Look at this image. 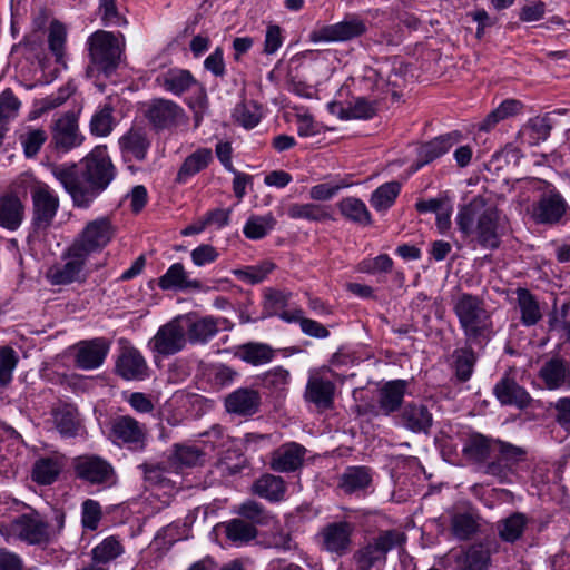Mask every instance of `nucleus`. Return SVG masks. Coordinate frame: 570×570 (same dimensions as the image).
Here are the masks:
<instances>
[{
	"mask_svg": "<svg viewBox=\"0 0 570 570\" xmlns=\"http://www.w3.org/2000/svg\"><path fill=\"white\" fill-rule=\"evenodd\" d=\"M50 171L78 208H89L116 176V168L102 148L94 149L79 165L51 164Z\"/></svg>",
	"mask_w": 570,
	"mask_h": 570,
	"instance_id": "1",
	"label": "nucleus"
},
{
	"mask_svg": "<svg viewBox=\"0 0 570 570\" xmlns=\"http://www.w3.org/2000/svg\"><path fill=\"white\" fill-rule=\"evenodd\" d=\"M456 225L464 235H475L478 244L485 249L494 250L501 245L505 232V218L497 206L488 204L483 196H476L463 206L458 216Z\"/></svg>",
	"mask_w": 570,
	"mask_h": 570,
	"instance_id": "2",
	"label": "nucleus"
},
{
	"mask_svg": "<svg viewBox=\"0 0 570 570\" xmlns=\"http://www.w3.org/2000/svg\"><path fill=\"white\" fill-rule=\"evenodd\" d=\"M452 309L465 343L483 348L494 335L492 313L485 301L479 295L460 293L452 298Z\"/></svg>",
	"mask_w": 570,
	"mask_h": 570,
	"instance_id": "3",
	"label": "nucleus"
},
{
	"mask_svg": "<svg viewBox=\"0 0 570 570\" xmlns=\"http://www.w3.org/2000/svg\"><path fill=\"white\" fill-rule=\"evenodd\" d=\"M89 65L87 75L95 72L110 77L118 69L125 52V36L106 30H97L87 39Z\"/></svg>",
	"mask_w": 570,
	"mask_h": 570,
	"instance_id": "4",
	"label": "nucleus"
},
{
	"mask_svg": "<svg viewBox=\"0 0 570 570\" xmlns=\"http://www.w3.org/2000/svg\"><path fill=\"white\" fill-rule=\"evenodd\" d=\"M406 542L404 532L392 529L381 531L371 542L355 551L353 559L357 570H371L377 563L384 564L386 554Z\"/></svg>",
	"mask_w": 570,
	"mask_h": 570,
	"instance_id": "5",
	"label": "nucleus"
},
{
	"mask_svg": "<svg viewBox=\"0 0 570 570\" xmlns=\"http://www.w3.org/2000/svg\"><path fill=\"white\" fill-rule=\"evenodd\" d=\"M76 479L98 489H108L117 483L112 464L97 454H82L71 463Z\"/></svg>",
	"mask_w": 570,
	"mask_h": 570,
	"instance_id": "6",
	"label": "nucleus"
},
{
	"mask_svg": "<svg viewBox=\"0 0 570 570\" xmlns=\"http://www.w3.org/2000/svg\"><path fill=\"white\" fill-rule=\"evenodd\" d=\"M525 460L527 450L524 448L500 440L482 472L495 478L501 484H509L517 475L520 463Z\"/></svg>",
	"mask_w": 570,
	"mask_h": 570,
	"instance_id": "7",
	"label": "nucleus"
},
{
	"mask_svg": "<svg viewBox=\"0 0 570 570\" xmlns=\"http://www.w3.org/2000/svg\"><path fill=\"white\" fill-rule=\"evenodd\" d=\"M88 258L71 244L61 255V262L48 267L45 277L52 286L82 284L87 279L86 264Z\"/></svg>",
	"mask_w": 570,
	"mask_h": 570,
	"instance_id": "8",
	"label": "nucleus"
},
{
	"mask_svg": "<svg viewBox=\"0 0 570 570\" xmlns=\"http://www.w3.org/2000/svg\"><path fill=\"white\" fill-rule=\"evenodd\" d=\"M570 207L557 189H549L535 199L529 209L530 217L538 225L556 226L562 223Z\"/></svg>",
	"mask_w": 570,
	"mask_h": 570,
	"instance_id": "9",
	"label": "nucleus"
},
{
	"mask_svg": "<svg viewBox=\"0 0 570 570\" xmlns=\"http://www.w3.org/2000/svg\"><path fill=\"white\" fill-rule=\"evenodd\" d=\"M115 228L108 217L89 222L71 245L87 258L94 253L101 252L112 239Z\"/></svg>",
	"mask_w": 570,
	"mask_h": 570,
	"instance_id": "10",
	"label": "nucleus"
},
{
	"mask_svg": "<svg viewBox=\"0 0 570 570\" xmlns=\"http://www.w3.org/2000/svg\"><path fill=\"white\" fill-rule=\"evenodd\" d=\"M32 220L35 232L47 230L57 215L60 206L58 195L46 184L31 190Z\"/></svg>",
	"mask_w": 570,
	"mask_h": 570,
	"instance_id": "11",
	"label": "nucleus"
},
{
	"mask_svg": "<svg viewBox=\"0 0 570 570\" xmlns=\"http://www.w3.org/2000/svg\"><path fill=\"white\" fill-rule=\"evenodd\" d=\"M184 320V316H178L161 325L149 341L151 351L163 356H169L184 350L187 344Z\"/></svg>",
	"mask_w": 570,
	"mask_h": 570,
	"instance_id": "12",
	"label": "nucleus"
},
{
	"mask_svg": "<svg viewBox=\"0 0 570 570\" xmlns=\"http://www.w3.org/2000/svg\"><path fill=\"white\" fill-rule=\"evenodd\" d=\"M367 23L357 14H346L345 18L334 24L322 27L311 33L313 42H343L358 38L366 33Z\"/></svg>",
	"mask_w": 570,
	"mask_h": 570,
	"instance_id": "13",
	"label": "nucleus"
},
{
	"mask_svg": "<svg viewBox=\"0 0 570 570\" xmlns=\"http://www.w3.org/2000/svg\"><path fill=\"white\" fill-rule=\"evenodd\" d=\"M83 136L79 132L78 119L73 112H66L51 125L50 147L58 153H68L79 147Z\"/></svg>",
	"mask_w": 570,
	"mask_h": 570,
	"instance_id": "14",
	"label": "nucleus"
},
{
	"mask_svg": "<svg viewBox=\"0 0 570 570\" xmlns=\"http://www.w3.org/2000/svg\"><path fill=\"white\" fill-rule=\"evenodd\" d=\"M144 115L156 131L177 126L184 116V109L176 102L155 98L145 105Z\"/></svg>",
	"mask_w": 570,
	"mask_h": 570,
	"instance_id": "15",
	"label": "nucleus"
},
{
	"mask_svg": "<svg viewBox=\"0 0 570 570\" xmlns=\"http://www.w3.org/2000/svg\"><path fill=\"white\" fill-rule=\"evenodd\" d=\"M10 531L29 544H42L50 540L49 524L37 512L16 518L10 524Z\"/></svg>",
	"mask_w": 570,
	"mask_h": 570,
	"instance_id": "16",
	"label": "nucleus"
},
{
	"mask_svg": "<svg viewBox=\"0 0 570 570\" xmlns=\"http://www.w3.org/2000/svg\"><path fill=\"white\" fill-rule=\"evenodd\" d=\"M493 394L501 405L518 410L529 407L533 401L529 392L517 382L512 371L505 372L495 383Z\"/></svg>",
	"mask_w": 570,
	"mask_h": 570,
	"instance_id": "17",
	"label": "nucleus"
},
{
	"mask_svg": "<svg viewBox=\"0 0 570 570\" xmlns=\"http://www.w3.org/2000/svg\"><path fill=\"white\" fill-rule=\"evenodd\" d=\"M51 422L62 438H76L83 430L78 407L68 402L58 401L50 409Z\"/></svg>",
	"mask_w": 570,
	"mask_h": 570,
	"instance_id": "18",
	"label": "nucleus"
},
{
	"mask_svg": "<svg viewBox=\"0 0 570 570\" xmlns=\"http://www.w3.org/2000/svg\"><path fill=\"white\" fill-rule=\"evenodd\" d=\"M501 439H494L480 432H471L466 435L462 446V454L472 464L483 470Z\"/></svg>",
	"mask_w": 570,
	"mask_h": 570,
	"instance_id": "19",
	"label": "nucleus"
},
{
	"mask_svg": "<svg viewBox=\"0 0 570 570\" xmlns=\"http://www.w3.org/2000/svg\"><path fill=\"white\" fill-rule=\"evenodd\" d=\"M75 366L80 370H95L102 365L110 343L104 337H97L89 341H81L75 346Z\"/></svg>",
	"mask_w": 570,
	"mask_h": 570,
	"instance_id": "20",
	"label": "nucleus"
},
{
	"mask_svg": "<svg viewBox=\"0 0 570 570\" xmlns=\"http://www.w3.org/2000/svg\"><path fill=\"white\" fill-rule=\"evenodd\" d=\"M354 524L347 521L332 522L321 531L323 548L336 556L346 554L352 544Z\"/></svg>",
	"mask_w": 570,
	"mask_h": 570,
	"instance_id": "21",
	"label": "nucleus"
},
{
	"mask_svg": "<svg viewBox=\"0 0 570 570\" xmlns=\"http://www.w3.org/2000/svg\"><path fill=\"white\" fill-rule=\"evenodd\" d=\"M115 372L126 381H141L148 376V365L134 346H122L115 363Z\"/></svg>",
	"mask_w": 570,
	"mask_h": 570,
	"instance_id": "22",
	"label": "nucleus"
},
{
	"mask_svg": "<svg viewBox=\"0 0 570 570\" xmlns=\"http://www.w3.org/2000/svg\"><path fill=\"white\" fill-rule=\"evenodd\" d=\"M463 138V135L459 130L440 135L424 144L417 149V158L413 164L415 170H419L423 166L434 161L444 154H446L454 145L459 144Z\"/></svg>",
	"mask_w": 570,
	"mask_h": 570,
	"instance_id": "23",
	"label": "nucleus"
},
{
	"mask_svg": "<svg viewBox=\"0 0 570 570\" xmlns=\"http://www.w3.org/2000/svg\"><path fill=\"white\" fill-rule=\"evenodd\" d=\"M110 433L115 442L126 444L130 449H141L145 445V425L129 415L116 417L111 422Z\"/></svg>",
	"mask_w": 570,
	"mask_h": 570,
	"instance_id": "24",
	"label": "nucleus"
},
{
	"mask_svg": "<svg viewBox=\"0 0 570 570\" xmlns=\"http://www.w3.org/2000/svg\"><path fill=\"white\" fill-rule=\"evenodd\" d=\"M306 452V448L299 443H284L273 451L269 466L275 472H295L303 466Z\"/></svg>",
	"mask_w": 570,
	"mask_h": 570,
	"instance_id": "25",
	"label": "nucleus"
},
{
	"mask_svg": "<svg viewBox=\"0 0 570 570\" xmlns=\"http://www.w3.org/2000/svg\"><path fill=\"white\" fill-rule=\"evenodd\" d=\"M262 396L258 390L239 387L229 393L224 400L227 413L238 416H252L259 411Z\"/></svg>",
	"mask_w": 570,
	"mask_h": 570,
	"instance_id": "26",
	"label": "nucleus"
},
{
	"mask_svg": "<svg viewBox=\"0 0 570 570\" xmlns=\"http://www.w3.org/2000/svg\"><path fill=\"white\" fill-rule=\"evenodd\" d=\"M184 317L186 337L191 344L207 343L218 333L220 326L227 328L228 325V320L226 318L204 316L193 320L189 316Z\"/></svg>",
	"mask_w": 570,
	"mask_h": 570,
	"instance_id": "27",
	"label": "nucleus"
},
{
	"mask_svg": "<svg viewBox=\"0 0 570 570\" xmlns=\"http://www.w3.org/2000/svg\"><path fill=\"white\" fill-rule=\"evenodd\" d=\"M400 423L413 433L430 434L433 415L429 407L421 402L406 403L399 415Z\"/></svg>",
	"mask_w": 570,
	"mask_h": 570,
	"instance_id": "28",
	"label": "nucleus"
},
{
	"mask_svg": "<svg viewBox=\"0 0 570 570\" xmlns=\"http://www.w3.org/2000/svg\"><path fill=\"white\" fill-rule=\"evenodd\" d=\"M26 216V206L17 191L8 190L0 196V227L14 232Z\"/></svg>",
	"mask_w": 570,
	"mask_h": 570,
	"instance_id": "29",
	"label": "nucleus"
},
{
	"mask_svg": "<svg viewBox=\"0 0 570 570\" xmlns=\"http://www.w3.org/2000/svg\"><path fill=\"white\" fill-rule=\"evenodd\" d=\"M119 147L125 160L144 161L150 148V140L141 127H132L119 138Z\"/></svg>",
	"mask_w": 570,
	"mask_h": 570,
	"instance_id": "30",
	"label": "nucleus"
},
{
	"mask_svg": "<svg viewBox=\"0 0 570 570\" xmlns=\"http://www.w3.org/2000/svg\"><path fill=\"white\" fill-rule=\"evenodd\" d=\"M514 293L520 313V323L525 327L537 325L543 317L538 297L525 287H517Z\"/></svg>",
	"mask_w": 570,
	"mask_h": 570,
	"instance_id": "31",
	"label": "nucleus"
},
{
	"mask_svg": "<svg viewBox=\"0 0 570 570\" xmlns=\"http://www.w3.org/2000/svg\"><path fill=\"white\" fill-rule=\"evenodd\" d=\"M335 384L326 379L312 375L308 379L305 399L316 407L327 410L333 406Z\"/></svg>",
	"mask_w": 570,
	"mask_h": 570,
	"instance_id": "32",
	"label": "nucleus"
},
{
	"mask_svg": "<svg viewBox=\"0 0 570 570\" xmlns=\"http://www.w3.org/2000/svg\"><path fill=\"white\" fill-rule=\"evenodd\" d=\"M250 491L269 502H279L285 497L286 483L279 475L265 473L253 482Z\"/></svg>",
	"mask_w": 570,
	"mask_h": 570,
	"instance_id": "33",
	"label": "nucleus"
},
{
	"mask_svg": "<svg viewBox=\"0 0 570 570\" xmlns=\"http://www.w3.org/2000/svg\"><path fill=\"white\" fill-rule=\"evenodd\" d=\"M406 387V381L394 380L385 383L379 390V406L385 415L394 413L401 409Z\"/></svg>",
	"mask_w": 570,
	"mask_h": 570,
	"instance_id": "34",
	"label": "nucleus"
},
{
	"mask_svg": "<svg viewBox=\"0 0 570 570\" xmlns=\"http://www.w3.org/2000/svg\"><path fill=\"white\" fill-rule=\"evenodd\" d=\"M213 161V153L209 148H198L188 155L183 161L175 181L177 184H185L190 177L206 169Z\"/></svg>",
	"mask_w": 570,
	"mask_h": 570,
	"instance_id": "35",
	"label": "nucleus"
},
{
	"mask_svg": "<svg viewBox=\"0 0 570 570\" xmlns=\"http://www.w3.org/2000/svg\"><path fill=\"white\" fill-rule=\"evenodd\" d=\"M236 356L247 364L261 366L271 363L276 351L266 343L248 342L238 346Z\"/></svg>",
	"mask_w": 570,
	"mask_h": 570,
	"instance_id": "36",
	"label": "nucleus"
},
{
	"mask_svg": "<svg viewBox=\"0 0 570 570\" xmlns=\"http://www.w3.org/2000/svg\"><path fill=\"white\" fill-rule=\"evenodd\" d=\"M479 515L472 511L453 512L450 517L451 534L459 541H468L480 530Z\"/></svg>",
	"mask_w": 570,
	"mask_h": 570,
	"instance_id": "37",
	"label": "nucleus"
},
{
	"mask_svg": "<svg viewBox=\"0 0 570 570\" xmlns=\"http://www.w3.org/2000/svg\"><path fill=\"white\" fill-rule=\"evenodd\" d=\"M336 206L346 220L360 226L372 225V215L362 199L353 196L344 197Z\"/></svg>",
	"mask_w": 570,
	"mask_h": 570,
	"instance_id": "38",
	"label": "nucleus"
},
{
	"mask_svg": "<svg viewBox=\"0 0 570 570\" xmlns=\"http://www.w3.org/2000/svg\"><path fill=\"white\" fill-rule=\"evenodd\" d=\"M490 561V551L482 544H472L455 558L458 570H487Z\"/></svg>",
	"mask_w": 570,
	"mask_h": 570,
	"instance_id": "39",
	"label": "nucleus"
},
{
	"mask_svg": "<svg viewBox=\"0 0 570 570\" xmlns=\"http://www.w3.org/2000/svg\"><path fill=\"white\" fill-rule=\"evenodd\" d=\"M569 376L567 363L560 357L547 361L539 371V377L549 390L561 387Z\"/></svg>",
	"mask_w": 570,
	"mask_h": 570,
	"instance_id": "40",
	"label": "nucleus"
},
{
	"mask_svg": "<svg viewBox=\"0 0 570 570\" xmlns=\"http://www.w3.org/2000/svg\"><path fill=\"white\" fill-rule=\"evenodd\" d=\"M158 286L161 289H200L202 284L197 279H188L183 264H173L167 272L159 278Z\"/></svg>",
	"mask_w": 570,
	"mask_h": 570,
	"instance_id": "41",
	"label": "nucleus"
},
{
	"mask_svg": "<svg viewBox=\"0 0 570 570\" xmlns=\"http://www.w3.org/2000/svg\"><path fill=\"white\" fill-rule=\"evenodd\" d=\"M473 346L466 344L464 347L455 348L452 353V366L460 382H468L472 376L478 360Z\"/></svg>",
	"mask_w": 570,
	"mask_h": 570,
	"instance_id": "42",
	"label": "nucleus"
},
{
	"mask_svg": "<svg viewBox=\"0 0 570 570\" xmlns=\"http://www.w3.org/2000/svg\"><path fill=\"white\" fill-rule=\"evenodd\" d=\"M62 469L61 461L56 456L38 459L32 468V480L40 485L52 484Z\"/></svg>",
	"mask_w": 570,
	"mask_h": 570,
	"instance_id": "43",
	"label": "nucleus"
},
{
	"mask_svg": "<svg viewBox=\"0 0 570 570\" xmlns=\"http://www.w3.org/2000/svg\"><path fill=\"white\" fill-rule=\"evenodd\" d=\"M528 517L522 512H514L498 523V533L502 541L514 543L518 541L527 525Z\"/></svg>",
	"mask_w": 570,
	"mask_h": 570,
	"instance_id": "44",
	"label": "nucleus"
},
{
	"mask_svg": "<svg viewBox=\"0 0 570 570\" xmlns=\"http://www.w3.org/2000/svg\"><path fill=\"white\" fill-rule=\"evenodd\" d=\"M401 184L396 180L379 186L371 195L370 204L377 212L391 208L401 193Z\"/></svg>",
	"mask_w": 570,
	"mask_h": 570,
	"instance_id": "45",
	"label": "nucleus"
},
{
	"mask_svg": "<svg viewBox=\"0 0 570 570\" xmlns=\"http://www.w3.org/2000/svg\"><path fill=\"white\" fill-rule=\"evenodd\" d=\"M261 386L271 393L281 394L287 390L291 373L283 366H275L257 376Z\"/></svg>",
	"mask_w": 570,
	"mask_h": 570,
	"instance_id": "46",
	"label": "nucleus"
},
{
	"mask_svg": "<svg viewBox=\"0 0 570 570\" xmlns=\"http://www.w3.org/2000/svg\"><path fill=\"white\" fill-rule=\"evenodd\" d=\"M287 215L292 219H306L309 222H324L332 218L326 207L314 203L291 204L287 208Z\"/></svg>",
	"mask_w": 570,
	"mask_h": 570,
	"instance_id": "47",
	"label": "nucleus"
},
{
	"mask_svg": "<svg viewBox=\"0 0 570 570\" xmlns=\"http://www.w3.org/2000/svg\"><path fill=\"white\" fill-rule=\"evenodd\" d=\"M372 481L370 469L366 466L347 468L342 475L341 488L346 493L366 489Z\"/></svg>",
	"mask_w": 570,
	"mask_h": 570,
	"instance_id": "48",
	"label": "nucleus"
},
{
	"mask_svg": "<svg viewBox=\"0 0 570 570\" xmlns=\"http://www.w3.org/2000/svg\"><path fill=\"white\" fill-rule=\"evenodd\" d=\"M522 109V104L517 99H507L498 108L492 110L485 119L479 124L480 131L491 130L498 122L514 116Z\"/></svg>",
	"mask_w": 570,
	"mask_h": 570,
	"instance_id": "49",
	"label": "nucleus"
},
{
	"mask_svg": "<svg viewBox=\"0 0 570 570\" xmlns=\"http://www.w3.org/2000/svg\"><path fill=\"white\" fill-rule=\"evenodd\" d=\"M552 129L551 120L546 115L543 117H534L522 127V136L528 137L529 145H538L550 136Z\"/></svg>",
	"mask_w": 570,
	"mask_h": 570,
	"instance_id": "50",
	"label": "nucleus"
},
{
	"mask_svg": "<svg viewBox=\"0 0 570 570\" xmlns=\"http://www.w3.org/2000/svg\"><path fill=\"white\" fill-rule=\"evenodd\" d=\"M276 219L273 217L272 214L264 216L252 215L247 219L243 228V233L245 237L248 239H262L265 236H267L271 230L274 229Z\"/></svg>",
	"mask_w": 570,
	"mask_h": 570,
	"instance_id": "51",
	"label": "nucleus"
},
{
	"mask_svg": "<svg viewBox=\"0 0 570 570\" xmlns=\"http://www.w3.org/2000/svg\"><path fill=\"white\" fill-rule=\"evenodd\" d=\"M190 71L183 69L169 70L163 77V87L175 95H181L195 83Z\"/></svg>",
	"mask_w": 570,
	"mask_h": 570,
	"instance_id": "52",
	"label": "nucleus"
},
{
	"mask_svg": "<svg viewBox=\"0 0 570 570\" xmlns=\"http://www.w3.org/2000/svg\"><path fill=\"white\" fill-rule=\"evenodd\" d=\"M67 40V31L62 23L59 21L51 22L48 33L49 50L55 56L57 63L66 67L65 62V48Z\"/></svg>",
	"mask_w": 570,
	"mask_h": 570,
	"instance_id": "53",
	"label": "nucleus"
},
{
	"mask_svg": "<svg viewBox=\"0 0 570 570\" xmlns=\"http://www.w3.org/2000/svg\"><path fill=\"white\" fill-rule=\"evenodd\" d=\"M226 537L233 542H248L257 537V529L243 519H233L225 525Z\"/></svg>",
	"mask_w": 570,
	"mask_h": 570,
	"instance_id": "54",
	"label": "nucleus"
},
{
	"mask_svg": "<svg viewBox=\"0 0 570 570\" xmlns=\"http://www.w3.org/2000/svg\"><path fill=\"white\" fill-rule=\"evenodd\" d=\"M202 456L203 452L197 446L175 444L169 460L176 468H189L195 466Z\"/></svg>",
	"mask_w": 570,
	"mask_h": 570,
	"instance_id": "55",
	"label": "nucleus"
},
{
	"mask_svg": "<svg viewBox=\"0 0 570 570\" xmlns=\"http://www.w3.org/2000/svg\"><path fill=\"white\" fill-rule=\"evenodd\" d=\"M121 543L115 537H108L92 549V560L106 564L122 553Z\"/></svg>",
	"mask_w": 570,
	"mask_h": 570,
	"instance_id": "56",
	"label": "nucleus"
},
{
	"mask_svg": "<svg viewBox=\"0 0 570 570\" xmlns=\"http://www.w3.org/2000/svg\"><path fill=\"white\" fill-rule=\"evenodd\" d=\"M114 108L105 105L100 110L94 114L90 120V132L97 137L108 136L114 126Z\"/></svg>",
	"mask_w": 570,
	"mask_h": 570,
	"instance_id": "57",
	"label": "nucleus"
},
{
	"mask_svg": "<svg viewBox=\"0 0 570 570\" xmlns=\"http://www.w3.org/2000/svg\"><path fill=\"white\" fill-rule=\"evenodd\" d=\"M18 355L12 347H0V391L12 381V372L18 364Z\"/></svg>",
	"mask_w": 570,
	"mask_h": 570,
	"instance_id": "58",
	"label": "nucleus"
},
{
	"mask_svg": "<svg viewBox=\"0 0 570 570\" xmlns=\"http://www.w3.org/2000/svg\"><path fill=\"white\" fill-rule=\"evenodd\" d=\"M234 116L236 121L246 129L256 127L262 117L255 101L237 105L234 111Z\"/></svg>",
	"mask_w": 570,
	"mask_h": 570,
	"instance_id": "59",
	"label": "nucleus"
},
{
	"mask_svg": "<svg viewBox=\"0 0 570 570\" xmlns=\"http://www.w3.org/2000/svg\"><path fill=\"white\" fill-rule=\"evenodd\" d=\"M289 293L266 288L265 291V301H264V311L266 316L277 315L278 312L286 307L289 298Z\"/></svg>",
	"mask_w": 570,
	"mask_h": 570,
	"instance_id": "60",
	"label": "nucleus"
},
{
	"mask_svg": "<svg viewBox=\"0 0 570 570\" xmlns=\"http://www.w3.org/2000/svg\"><path fill=\"white\" fill-rule=\"evenodd\" d=\"M350 114H345L346 119H371L376 114V102L365 97H357L348 104Z\"/></svg>",
	"mask_w": 570,
	"mask_h": 570,
	"instance_id": "61",
	"label": "nucleus"
},
{
	"mask_svg": "<svg viewBox=\"0 0 570 570\" xmlns=\"http://www.w3.org/2000/svg\"><path fill=\"white\" fill-rule=\"evenodd\" d=\"M237 512L243 518L257 524H266L269 519L268 511H266L261 503L254 500H247L242 503Z\"/></svg>",
	"mask_w": 570,
	"mask_h": 570,
	"instance_id": "62",
	"label": "nucleus"
},
{
	"mask_svg": "<svg viewBox=\"0 0 570 570\" xmlns=\"http://www.w3.org/2000/svg\"><path fill=\"white\" fill-rule=\"evenodd\" d=\"M81 523L88 530H96L102 518L101 505L98 501L87 499L82 502Z\"/></svg>",
	"mask_w": 570,
	"mask_h": 570,
	"instance_id": "63",
	"label": "nucleus"
},
{
	"mask_svg": "<svg viewBox=\"0 0 570 570\" xmlns=\"http://www.w3.org/2000/svg\"><path fill=\"white\" fill-rule=\"evenodd\" d=\"M47 138V132L40 128L29 130L26 135L21 136V144L23 146L26 157H35L46 142Z\"/></svg>",
	"mask_w": 570,
	"mask_h": 570,
	"instance_id": "64",
	"label": "nucleus"
}]
</instances>
